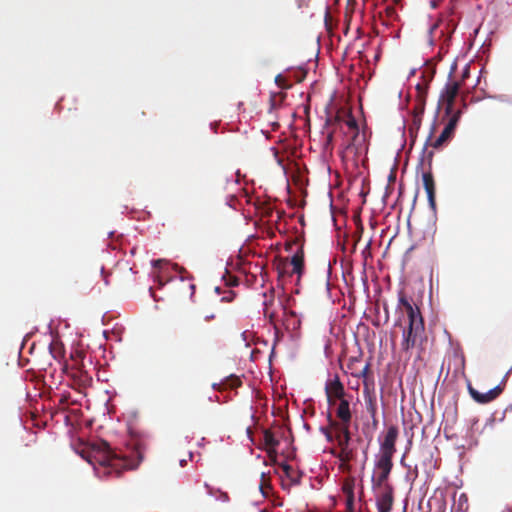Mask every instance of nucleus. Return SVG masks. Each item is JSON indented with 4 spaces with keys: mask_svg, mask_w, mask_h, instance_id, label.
I'll return each instance as SVG.
<instances>
[{
    "mask_svg": "<svg viewBox=\"0 0 512 512\" xmlns=\"http://www.w3.org/2000/svg\"><path fill=\"white\" fill-rule=\"evenodd\" d=\"M195 288H196L195 284L189 283L190 297H192L194 295Z\"/></svg>",
    "mask_w": 512,
    "mask_h": 512,
    "instance_id": "42",
    "label": "nucleus"
},
{
    "mask_svg": "<svg viewBox=\"0 0 512 512\" xmlns=\"http://www.w3.org/2000/svg\"><path fill=\"white\" fill-rule=\"evenodd\" d=\"M332 138H333V134L330 133L328 136H327V142L330 143L332 141Z\"/></svg>",
    "mask_w": 512,
    "mask_h": 512,
    "instance_id": "47",
    "label": "nucleus"
},
{
    "mask_svg": "<svg viewBox=\"0 0 512 512\" xmlns=\"http://www.w3.org/2000/svg\"><path fill=\"white\" fill-rule=\"evenodd\" d=\"M333 11H332V8L331 7H326L325 9V15H324V22H325V26H326V29L328 31H331L332 30V22H333V15H332Z\"/></svg>",
    "mask_w": 512,
    "mask_h": 512,
    "instance_id": "29",
    "label": "nucleus"
},
{
    "mask_svg": "<svg viewBox=\"0 0 512 512\" xmlns=\"http://www.w3.org/2000/svg\"><path fill=\"white\" fill-rule=\"evenodd\" d=\"M356 10H359L360 14H362V8L358 7V2H347L344 12V23L346 25L345 34H347L349 30L353 14Z\"/></svg>",
    "mask_w": 512,
    "mask_h": 512,
    "instance_id": "17",
    "label": "nucleus"
},
{
    "mask_svg": "<svg viewBox=\"0 0 512 512\" xmlns=\"http://www.w3.org/2000/svg\"><path fill=\"white\" fill-rule=\"evenodd\" d=\"M326 398H327V403L330 407H333V406L337 407V405L341 399V398H334L331 395H326Z\"/></svg>",
    "mask_w": 512,
    "mask_h": 512,
    "instance_id": "36",
    "label": "nucleus"
},
{
    "mask_svg": "<svg viewBox=\"0 0 512 512\" xmlns=\"http://www.w3.org/2000/svg\"><path fill=\"white\" fill-rule=\"evenodd\" d=\"M454 135V132L448 129L447 127H444L443 131L439 135L438 138H436L433 142L430 143V145L435 148L439 149L441 148L447 141H449Z\"/></svg>",
    "mask_w": 512,
    "mask_h": 512,
    "instance_id": "19",
    "label": "nucleus"
},
{
    "mask_svg": "<svg viewBox=\"0 0 512 512\" xmlns=\"http://www.w3.org/2000/svg\"><path fill=\"white\" fill-rule=\"evenodd\" d=\"M300 245H303L302 240L298 237H295L292 240H289L285 243V250L292 252L294 246H296L298 249L300 247Z\"/></svg>",
    "mask_w": 512,
    "mask_h": 512,
    "instance_id": "33",
    "label": "nucleus"
},
{
    "mask_svg": "<svg viewBox=\"0 0 512 512\" xmlns=\"http://www.w3.org/2000/svg\"><path fill=\"white\" fill-rule=\"evenodd\" d=\"M374 493L378 512H391L394 501L393 486H386L384 489H375Z\"/></svg>",
    "mask_w": 512,
    "mask_h": 512,
    "instance_id": "9",
    "label": "nucleus"
},
{
    "mask_svg": "<svg viewBox=\"0 0 512 512\" xmlns=\"http://www.w3.org/2000/svg\"><path fill=\"white\" fill-rule=\"evenodd\" d=\"M263 313L265 318H267L275 328L277 327V319H278V311L277 309L281 310L283 312L284 319V325L286 326V329L295 330L300 325V321L296 318V315L294 312H288L286 308L283 306L281 301H276L274 296L271 295L268 299H266L263 303Z\"/></svg>",
    "mask_w": 512,
    "mask_h": 512,
    "instance_id": "3",
    "label": "nucleus"
},
{
    "mask_svg": "<svg viewBox=\"0 0 512 512\" xmlns=\"http://www.w3.org/2000/svg\"><path fill=\"white\" fill-rule=\"evenodd\" d=\"M423 111H424V108H423V106H421V107L419 108V113H421V114H422V113H423Z\"/></svg>",
    "mask_w": 512,
    "mask_h": 512,
    "instance_id": "50",
    "label": "nucleus"
},
{
    "mask_svg": "<svg viewBox=\"0 0 512 512\" xmlns=\"http://www.w3.org/2000/svg\"><path fill=\"white\" fill-rule=\"evenodd\" d=\"M174 269L180 274V278L183 281L185 279L184 274L187 273L183 267H179L177 264L174 265Z\"/></svg>",
    "mask_w": 512,
    "mask_h": 512,
    "instance_id": "37",
    "label": "nucleus"
},
{
    "mask_svg": "<svg viewBox=\"0 0 512 512\" xmlns=\"http://www.w3.org/2000/svg\"><path fill=\"white\" fill-rule=\"evenodd\" d=\"M235 297V293L233 291H229L227 296L221 298V301L231 302Z\"/></svg>",
    "mask_w": 512,
    "mask_h": 512,
    "instance_id": "38",
    "label": "nucleus"
},
{
    "mask_svg": "<svg viewBox=\"0 0 512 512\" xmlns=\"http://www.w3.org/2000/svg\"><path fill=\"white\" fill-rule=\"evenodd\" d=\"M185 464H186V460H181V461H180V465H181V466H184Z\"/></svg>",
    "mask_w": 512,
    "mask_h": 512,
    "instance_id": "49",
    "label": "nucleus"
},
{
    "mask_svg": "<svg viewBox=\"0 0 512 512\" xmlns=\"http://www.w3.org/2000/svg\"><path fill=\"white\" fill-rule=\"evenodd\" d=\"M370 367H371V364H370V362H368V363H366V365L360 372L352 373V375L354 377L362 378L363 380H367V379L371 378L370 377Z\"/></svg>",
    "mask_w": 512,
    "mask_h": 512,
    "instance_id": "32",
    "label": "nucleus"
},
{
    "mask_svg": "<svg viewBox=\"0 0 512 512\" xmlns=\"http://www.w3.org/2000/svg\"><path fill=\"white\" fill-rule=\"evenodd\" d=\"M468 74H469V69H468V68H466V69L464 70V72H463L462 77H463V78H466V77L468 76Z\"/></svg>",
    "mask_w": 512,
    "mask_h": 512,
    "instance_id": "46",
    "label": "nucleus"
},
{
    "mask_svg": "<svg viewBox=\"0 0 512 512\" xmlns=\"http://www.w3.org/2000/svg\"><path fill=\"white\" fill-rule=\"evenodd\" d=\"M263 441L266 447V450L269 455L277 453V447L279 446V440L274 436L271 430H264L263 432Z\"/></svg>",
    "mask_w": 512,
    "mask_h": 512,
    "instance_id": "16",
    "label": "nucleus"
},
{
    "mask_svg": "<svg viewBox=\"0 0 512 512\" xmlns=\"http://www.w3.org/2000/svg\"><path fill=\"white\" fill-rule=\"evenodd\" d=\"M396 180V171L393 169L391 170L389 176H388V181L389 183H394Z\"/></svg>",
    "mask_w": 512,
    "mask_h": 512,
    "instance_id": "39",
    "label": "nucleus"
},
{
    "mask_svg": "<svg viewBox=\"0 0 512 512\" xmlns=\"http://www.w3.org/2000/svg\"><path fill=\"white\" fill-rule=\"evenodd\" d=\"M398 436V427L395 425L389 426L383 438L380 439V450L376 458L392 460L396 453V441Z\"/></svg>",
    "mask_w": 512,
    "mask_h": 512,
    "instance_id": "5",
    "label": "nucleus"
},
{
    "mask_svg": "<svg viewBox=\"0 0 512 512\" xmlns=\"http://www.w3.org/2000/svg\"><path fill=\"white\" fill-rule=\"evenodd\" d=\"M83 353L80 351H76L75 355H71L72 365L69 366L65 361L63 364V371L67 373L69 376L78 381L79 385L87 386L90 385L92 381V377L83 370L80 365V362L83 360Z\"/></svg>",
    "mask_w": 512,
    "mask_h": 512,
    "instance_id": "4",
    "label": "nucleus"
},
{
    "mask_svg": "<svg viewBox=\"0 0 512 512\" xmlns=\"http://www.w3.org/2000/svg\"><path fill=\"white\" fill-rule=\"evenodd\" d=\"M427 157H428L429 164H431V161H432V158H433V151L428 152Z\"/></svg>",
    "mask_w": 512,
    "mask_h": 512,
    "instance_id": "43",
    "label": "nucleus"
},
{
    "mask_svg": "<svg viewBox=\"0 0 512 512\" xmlns=\"http://www.w3.org/2000/svg\"><path fill=\"white\" fill-rule=\"evenodd\" d=\"M328 423L333 428L335 433V440L338 443L339 448H348L351 440L350 425H338L337 420L332 418L331 413L327 415Z\"/></svg>",
    "mask_w": 512,
    "mask_h": 512,
    "instance_id": "8",
    "label": "nucleus"
},
{
    "mask_svg": "<svg viewBox=\"0 0 512 512\" xmlns=\"http://www.w3.org/2000/svg\"><path fill=\"white\" fill-rule=\"evenodd\" d=\"M399 306H402L408 317V327L403 330L401 347L404 351L414 348L424 337V320L418 307L412 305L404 292H399Z\"/></svg>",
    "mask_w": 512,
    "mask_h": 512,
    "instance_id": "1",
    "label": "nucleus"
},
{
    "mask_svg": "<svg viewBox=\"0 0 512 512\" xmlns=\"http://www.w3.org/2000/svg\"><path fill=\"white\" fill-rule=\"evenodd\" d=\"M445 116L448 117V121H447L445 127H447L448 129H450L451 131L454 132L456 127H457V125H458L460 117H461V110L460 109H457V110L453 109L452 113L445 114Z\"/></svg>",
    "mask_w": 512,
    "mask_h": 512,
    "instance_id": "20",
    "label": "nucleus"
},
{
    "mask_svg": "<svg viewBox=\"0 0 512 512\" xmlns=\"http://www.w3.org/2000/svg\"><path fill=\"white\" fill-rule=\"evenodd\" d=\"M350 397L351 396L349 395L341 398L336 407L335 413L336 417L338 418V425H350L351 423L352 413L350 410Z\"/></svg>",
    "mask_w": 512,
    "mask_h": 512,
    "instance_id": "11",
    "label": "nucleus"
},
{
    "mask_svg": "<svg viewBox=\"0 0 512 512\" xmlns=\"http://www.w3.org/2000/svg\"><path fill=\"white\" fill-rule=\"evenodd\" d=\"M160 263H162V260L157 259L156 261H154V266H158Z\"/></svg>",
    "mask_w": 512,
    "mask_h": 512,
    "instance_id": "48",
    "label": "nucleus"
},
{
    "mask_svg": "<svg viewBox=\"0 0 512 512\" xmlns=\"http://www.w3.org/2000/svg\"><path fill=\"white\" fill-rule=\"evenodd\" d=\"M335 455L344 464L350 462L353 459V451L349 447L341 448L340 451Z\"/></svg>",
    "mask_w": 512,
    "mask_h": 512,
    "instance_id": "25",
    "label": "nucleus"
},
{
    "mask_svg": "<svg viewBox=\"0 0 512 512\" xmlns=\"http://www.w3.org/2000/svg\"><path fill=\"white\" fill-rule=\"evenodd\" d=\"M325 394L331 395L334 398H344L349 396L346 393L345 387L337 374L326 381Z\"/></svg>",
    "mask_w": 512,
    "mask_h": 512,
    "instance_id": "12",
    "label": "nucleus"
},
{
    "mask_svg": "<svg viewBox=\"0 0 512 512\" xmlns=\"http://www.w3.org/2000/svg\"><path fill=\"white\" fill-rule=\"evenodd\" d=\"M357 361H358V358H357V357H352V358H350V360H349V364H348V367H349L350 369H352L353 364H354L355 362H357Z\"/></svg>",
    "mask_w": 512,
    "mask_h": 512,
    "instance_id": "41",
    "label": "nucleus"
},
{
    "mask_svg": "<svg viewBox=\"0 0 512 512\" xmlns=\"http://www.w3.org/2000/svg\"><path fill=\"white\" fill-rule=\"evenodd\" d=\"M373 6H374L375 9L380 8L378 4H374Z\"/></svg>",
    "mask_w": 512,
    "mask_h": 512,
    "instance_id": "51",
    "label": "nucleus"
},
{
    "mask_svg": "<svg viewBox=\"0 0 512 512\" xmlns=\"http://www.w3.org/2000/svg\"><path fill=\"white\" fill-rule=\"evenodd\" d=\"M468 391L470 396L480 404H486L493 400H495L503 391V387L501 385H497L493 389H490L486 393H480L476 389H474L471 385L468 386Z\"/></svg>",
    "mask_w": 512,
    "mask_h": 512,
    "instance_id": "10",
    "label": "nucleus"
},
{
    "mask_svg": "<svg viewBox=\"0 0 512 512\" xmlns=\"http://www.w3.org/2000/svg\"><path fill=\"white\" fill-rule=\"evenodd\" d=\"M445 116L448 117V121H447L445 127H447L448 129H450L451 131L454 132L456 127H457V125H458L460 117H461V110L460 109H457V110L453 109L452 113L445 114Z\"/></svg>",
    "mask_w": 512,
    "mask_h": 512,
    "instance_id": "22",
    "label": "nucleus"
},
{
    "mask_svg": "<svg viewBox=\"0 0 512 512\" xmlns=\"http://www.w3.org/2000/svg\"><path fill=\"white\" fill-rule=\"evenodd\" d=\"M345 125L347 126L348 133L353 134L355 131H359L357 121L353 116H349L347 120L344 121Z\"/></svg>",
    "mask_w": 512,
    "mask_h": 512,
    "instance_id": "30",
    "label": "nucleus"
},
{
    "mask_svg": "<svg viewBox=\"0 0 512 512\" xmlns=\"http://www.w3.org/2000/svg\"><path fill=\"white\" fill-rule=\"evenodd\" d=\"M52 357L59 362L61 369L63 370V364L61 361L64 358V346L61 342L53 341L49 346Z\"/></svg>",
    "mask_w": 512,
    "mask_h": 512,
    "instance_id": "18",
    "label": "nucleus"
},
{
    "mask_svg": "<svg viewBox=\"0 0 512 512\" xmlns=\"http://www.w3.org/2000/svg\"><path fill=\"white\" fill-rule=\"evenodd\" d=\"M423 180V186L427 193L428 201L430 206L434 209L436 206V200H435V181L433 178V175L430 171L424 172L422 175Z\"/></svg>",
    "mask_w": 512,
    "mask_h": 512,
    "instance_id": "13",
    "label": "nucleus"
},
{
    "mask_svg": "<svg viewBox=\"0 0 512 512\" xmlns=\"http://www.w3.org/2000/svg\"><path fill=\"white\" fill-rule=\"evenodd\" d=\"M438 7V2L433 1L431 2V8L436 9Z\"/></svg>",
    "mask_w": 512,
    "mask_h": 512,
    "instance_id": "45",
    "label": "nucleus"
},
{
    "mask_svg": "<svg viewBox=\"0 0 512 512\" xmlns=\"http://www.w3.org/2000/svg\"><path fill=\"white\" fill-rule=\"evenodd\" d=\"M506 512H512V509H508Z\"/></svg>",
    "mask_w": 512,
    "mask_h": 512,
    "instance_id": "52",
    "label": "nucleus"
},
{
    "mask_svg": "<svg viewBox=\"0 0 512 512\" xmlns=\"http://www.w3.org/2000/svg\"><path fill=\"white\" fill-rule=\"evenodd\" d=\"M320 431L325 435L326 439L329 442H332L335 439V433L330 424L327 427H321Z\"/></svg>",
    "mask_w": 512,
    "mask_h": 512,
    "instance_id": "35",
    "label": "nucleus"
},
{
    "mask_svg": "<svg viewBox=\"0 0 512 512\" xmlns=\"http://www.w3.org/2000/svg\"><path fill=\"white\" fill-rule=\"evenodd\" d=\"M343 491L346 494V509L348 512H354V491L352 486L345 485Z\"/></svg>",
    "mask_w": 512,
    "mask_h": 512,
    "instance_id": "23",
    "label": "nucleus"
},
{
    "mask_svg": "<svg viewBox=\"0 0 512 512\" xmlns=\"http://www.w3.org/2000/svg\"><path fill=\"white\" fill-rule=\"evenodd\" d=\"M379 17L383 20H393L396 17V11L393 6H385L383 10L378 11Z\"/></svg>",
    "mask_w": 512,
    "mask_h": 512,
    "instance_id": "24",
    "label": "nucleus"
},
{
    "mask_svg": "<svg viewBox=\"0 0 512 512\" xmlns=\"http://www.w3.org/2000/svg\"><path fill=\"white\" fill-rule=\"evenodd\" d=\"M351 135L350 141L346 144V149L353 151L355 154H359L365 148L366 135L364 132L360 133L359 131H355V133Z\"/></svg>",
    "mask_w": 512,
    "mask_h": 512,
    "instance_id": "14",
    "label": "nucleus"
},
{
    "mask_svg": "<svg viewBox=\"0 0 512 512\" xmlns=\"http://www.w3.org/2000/svg\"><path fill=\"white\" fill-rule=\"evenodd\" d=\"M375 468L377 472L372 477V488L384 489L386 486H392L388 482L389 475L393 468V461L388 459L376 458Z\"/></svg>",
    "mask_w": 512,
    "mask_h": 512,
    "instance_id": "6",
    "label": "nucleus"
},
{
    "mask_svg": "<svg viewBox=\"0 0 512 512\" xmlns=\"http://www.w3.org/2000/svg\"><path fill=\"white\" fill-rule=\"evenodd\" d=\"M373 392H374L373 378L363 380V393H364L365 397L374 396Z\"/></svg>",
    "mask_w": 512,
    "mask_h": 512,
    "instance_id": "27",
    "label": "nucleus"
},
{
    "mask_svg": "<svg viewBox=\"0 0 512 512\" xmlns=\"http://www.w3.org/2000/svg\"><path fill=\"white\" fill-rule=\"evenodd\" d=\"M281 468L284 471L285 475L288 478H290L293 482H296V483L299 482L298 480H296V478L294 476V470L289 464L284 463L281 465Z\"/></svg>",
    "mask_w": 512,
    "mask_h": 512,
    "instance_id": "34",
    "label": "nucleus"
},
{
    "mask_svg": "<svg viewBox=\"0 0 512 512\" xmlns=\"http://www.w3.org/2000/svg\"><path fill=\"white\" fill-rule=\"evenodd\" d=\"M215 317H216L215 314L211 313V314H206L204 319H205V321L208 322V321H211V320L215 319Z\"/></svg>",
    "mask_w": 512,
    "mask_h": 512,
    "instance_id": "40",
    "label": "nucleus"
},
{
    "mask_svg": "<svg viewBox=\"0 0 512 512\" xmlns=\"http://www.w3.org/2000/svg\"><path fill=\"white\" fill-rule=\"evenodd\" d=\"M224 385L227 388L236 389L242 385V381L239 377L231 376L225 381Z\"/></svg>",
    "mask_w": 512,
    "mask_h": 512,
    "instance_id": "31",
    "label": "nucleus"
},
{
    "mask_svg": "<svg viewBox=\"0 0 512 512\" xmlns=\"http://www.w3.org/2000/svg\"><path fill=\"white\" fill-rule=\"evenodd\" d=\"M445 116L448 117V121H447L445 127H447L448 129H450L451 131L454 132L456 127H457V125H458L460 117H461V110L460 109H457V110L453 109L452 113L445 114Z\"/></svg>",
    "mask_w": 512,
    "mask_h": 512,
    "instance_id": "21",
    "label": "nucleus"
},
{
    "mask_svg": "<svg viewBox=\"0 0 512 512\" xmlns=\"http://www.w3.org/2000/svg\"><path fill=\"white\" fill-rule=\"evenodd\" d=\"M460 89V83L453 81L446 84L444 90L441 93L438 109L443 108L445 114H450L454 108V102Z\"/></svg>",
    "mask_w": 512,
    "mask_h": 512,
    "instance_id": "7",
    "label": "nucleus"
},
{
    "mask_svg": "<svg viewBox=\"0 0 512 512\" xmlns=\"http://www.w3.org/2000/svg\"><path fill=\"white\" fill-rule=\"evenodd\" d=\"M290 264L292 265V273H296L300 275L304 269V250L303 245L296 250V252L291 257Z\"/></svg>",
    "mask_w": 512,
    "mask_h": 512,
    "instance_id": "15",
    "label": "nucleus"
},
{
    "mask_svg": "<svg viewBox=\"0 0 512 512\" xmlns=\"http://www.w3.org/2000/svg\"><path fill=\"white\" fill-rule=\"evenodd\" d=\"M94 451L99 455L97 461L102 466L115 469L117 474L119 473V469L128 470L137 467V464H133L126 456H118L106 441H101L99 444L94 445Z\"/></svg>",
    "mask_w": 512,
    "mask_h": 512,
    "instance_id": "2",
    "label": "nucleus"
},
{
    "mask_svg": "<svg viewBox=\"0 0 512 512\" xmlns=\"http://www.w3.org/2000/svg\"><path fill=\"white\" fill-rule=\"evenodd\" d=\"M238 284V279L233 278V280L229 283L231 286H236Z\"/></svg>",
    "mask_w": 512,
    "mask_h": 512,
    "instance_id": "44",
    "label": "nucleus"
},
{
    "mask_svg": "<svg viewBox=\"0 0 512 512\" xmlns=\"http://www.w3.org/2000/svg\"><path fill=\"white\" fill-rule=\"evenodd\" d=\"M205 487L208 489V493L210 495L215 496L217 499L228 502L229 501V495L226 492L220 491L219 489L215 490L211 488L208 484H205Z\"/></svg>",
    "mask_w": 512,
    "mask_h": 512,
    "instance_id": "26",
    "label": "nucleus"
},
{
    "mask_svg": "<svg viewBox=\"0 0 512 512\" xmlns=\"http://www.w3.org/2000/svg\"><path fill=\"white\" fill-rule=\"evenodd\" d=\"M367 411L371 414L372 418L376 415V399L375 396L365 397Z\"/></svg>",
    "mask_w": 512,
    "mask_h": 512,
    "instance_id": "28",
    "label": "nucleus"
}]
</instances>
